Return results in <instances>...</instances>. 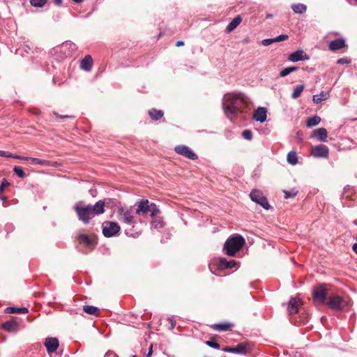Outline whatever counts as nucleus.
Returning a JSON list of instances; mask_svg holds the SVG:
<instances>
[{
	"mask_svg": "<svg viewBox=\"0 0 357 357\" xmlns=\"http://www.w3.org/2000/svg\"><path fill=\"white\" fill-rule=\"evenodd\" d=\"M223 110L227 117L243 112L248 107V102L242 93H229L225 94L223 98Z\"/></svg>",
	"mask_w": 357,
	"mask_h": 357,
	"instance_id": "nucleus-1",
	"label": "nucleus"
},
{
	"mask_svg": "<svg viewBox=\"0 0 357 357\" xmlns=\"http://www.w3.org/2000/svg\"><path fill=\"white\" fill-rule=\"evenodd\" d=\"M105 202L99 200L95 205L82 206L77 204L74 206V210L78 219L84 224H88L95 215L102 214L105 212Z\"/></svg>",
	"mask_w": 357,
	"mask_h": 357,
	"instance_id": "nucleus-2",
	"label": "nucleus"
},
{
	"mask_svg": "<svg viewBox=\"0 0 357 357\" xmlns=\"http://www.w3.org/2000/svg\"><path fill=\"white\" fill-rule=\"evenodd\" d=\"M245 243L244 238L241 235L229 237L224 245V250L229 256H234Z\"/></svg>",
	"mask_w": 357,
	"mask_h": 357,
	"instance_id": "nucleus-3",
	"label": "nucleus"
},
{
	"mask_svg": "<svg viewBox=\"0 0 357 357\" xmlns=\"http://www.w3.org/2000/svg\"><path fill=\"white\" fill-rule=\"evenodd\" d=\"M328 296L330 294L325 284H320L314 287L312 296L315 305H326Z\"/></svg>",
	"mask_w": 357,
	"mask_h": 357,
	"instance_id": "nucleus-4",
	"label": "nucleus"
},
{
	"mask_svg": "<svg viewBox=\"0 0 357 357\" xmlns=\"http://www.w3.org/2000/svg\"><path fill=\"white\" fill-rule=\"evenodd\" d=\"M347 305V301L342 296L330 294L325 305L333 310L341 311Z\"/></svg>",
	"mask_w": 357,
	"mask_h": 357,
	"instance_id": "nucleus-5",
	"label": "nucleus"
},
{
	"mask_svg": "<svg viewBox=\"0 0 357 357\" xmlns=\"http://www.w3.org/2000/svg\"><path fill=\"white\" fill-rule=\"evenodd\" d=\"M250 197L253 202L261 205L266 210L269 209L270 205L268 200L261 191L257 190H252L250 194Z\"/></svg>",
	"mask_w": 357,
	"mask_h": 357,
	"instance_id": "nucleus-6",
	"label": "nucleus"
},
{
	"mask_svg": "<svg viewBox=\"0 0 357 357\" xmlns=\"http://www.w3.org/2000/svg\"><path fill=\"white\" fill-rule=\"evenodd\" d=\"M120 231L119 225L114 222H105L103 223L102 234L105 237L114 236Z\"/></svg>",
	"mask_w": 357,
	"mask_h": 357,
	"instance_id": "nucleus-7",
	"label": "nucleus"
},
{
	"mask_svg": "<svg viewBox=\"0 0 357 357\" xmlns=\"http://www.w3.org/2000/svg\"><path fill=\"white\" fill-rule=\"evenodd\" d=\"M176 153L183 155L188 159L195 160L197 159V155L188 146L184 145H178L174 148Z\"/></svg>",
	"mask_w": 357,
	"mask_h": 357,
	"instance_id": "nucleus-8",
	"label": "nucleus"
},
{
	"mask_svg": "<svg viewBox=\"0 0 357 357\" xmlns=\"http://www.w3.org/2000/svg\"><path fill=\"white\" fill-rule=\"evenodd\" d=\"M118 219L121 222H123L126 224H131L133 221L134 217L132 212L128 209L121 207L117 211Z\"/></svg>",
	"mask_w": 357,
	"mask_h": 357,
	"instance_id": "nucleus-9",
	"label": "nucleus"
},
{
	"mask_svg": "<svg viewBox=\"0 0 357 357\" xmlns=\"http://www.w3.org/2000/svg\"><path fill=\"white\" fill-rule=\"evenodd\" d=\"M311 153L316 158H327L328 157L329 150L325 145H317L312 149Z\"/></svg>",
	"mask_w": 357,
	"mask_h": 357,
	"instance_id": "nucleus-10",
	"label": "nucleus"
},
{
	"mask_svg": "<svg viewBox=\"0 0 357 357\" xmlns=\"http://www.w3.org/2000/svg\"><path fill=\"white\" fill-rule=\"evenodd\" d=\"M302 305V302L298 298H291L287 306V311L290 315L296 314L298 312L299 308Z\"/></svg>",
	"mask_w": 357,
	"mask_h": 357,
	"instance_id": "nucleus-11",
	"label": "nucleus"
},
{
	"mask_svg": "<svg viewBox=\"0 0 357 357\" xmlns=\"http://www.w3.org/2000/svg\"><path fill=\"white\" fill-rule=\"evenodd\" d=\"M48 354H52L56 351L59 347V342L56 337H47L44 343Z\"/></svg>",
	"mask_w": 357,
	"mask_h": 357,
	"instance_id": "nucleus-12",
	"label": "nucleus"
},
{
	"mask_svg": "<svg viewBox=\"0 0 357 357\" xmlns=\"http://www.w3.org/2000/svg\"><path fill=\"white\" fill-rule=\"evenodd\" d=\"M248 344L247 343H240L236 347H226L222 349L224 351L237 353V354H246L248 352Z\"/></svg>",
	"mask_w": 357,
	"mask_h": 357,
	"instance_id": "nucleus-13",
	"label": "nucleus"
},
{
	"mask_svg": "<svg viewBox=\"0 0 357 357\" xmlns=\"http://www.w3.org/2000/svg\"><path fill=\"white\" fill-rule=\"evenodd\" d=\"M137 206L136 214L143 215L149 212L150 204L148 199H142L140 202L137 203Z\"/></svg>",
	"mask_w": 357,
	"mask_h": 357,
	"instance_id": "nucleus-14",
	"label": "nucleus"
},
{
	"mask_svg": "<svg viewBox=\"0 0 357 357\" xmlns=\"http://www.w3.org/2000/svg\"><path fill=\"white\" fill-rule=\"evenodd\" d=\"M1 327L7 332L15 333L19 330V324L13 319L4 322Z\"/></svg>",
	"mask_w": 357,
	"mask_h": 357,
	"instance_id": "nucleus-15",
	"label": "nucleus"
},
{
	"mask_svg": "<svg viewBox=\"0 0 357 357\" xmlns=\"http://www.w3.org/2000/svg\"><path fill=\"white\" fill-rule=\"evenodd\" d=\"M311 137L317 138L320 142H326L328 137V132L324 128L315 129L312 131Z\"/></svg>",
	"mask_w": 357,
	"mask_h": 357,
	"instance_id": "nucleus-16",
	"label": "nucleus"
},
{
	"mask_svg": "<svg viewBox=\"0 0 357 357\" xmlns=\"http://www.w3.org/2000/svg\"><path fill=\"white\" fill-rule=\"evenodd\" d=\"M27 161H29L31 164H38L43 166H50L56 167L59 164L57 162H53L50 160H42L36 158L29 157Z\"/></svg>",
	"mask_w": 357,
	"mask_h": 357,
	"instance_id": "nucleus-17",
	"label": "nucleus"
},
{
	"mask_svg": "<svg viewBox=\"0 0 357 357\" xmlns=\"http://www.w3.org/2000/svg\"><path fill=\"white\" fill-rule=\"evenodd\" d=\"M93 63V60L92 56L89 54L86 55L81 61L80 68L86 72H89L92 68Z\"/></svg>",
	"mask_w": 357,
	"mask_h": 357,
	"instance_id": "nucleus-18",
	"label": "nucleus"
},
{
	"mask_svg": "<svg viewBox=\"0 0 357 357\" xmlns=\"http://www.w3.org/2000/svg\"><path fill=\"white\" fill-rule=\"evenodd\" d=\"M266 112L267 110L265 107H259L255 111L253 119L257 121L263 123L266 120Z\"/></svg>",
	"mask_w": 357,
	"mask_h": 357,
	"instance_id": "nucleus-19",
	"label": "nucleus"
},
{
	"mask_svg": "<svg viewBox=\"0 0 357 357\" xmlns=\"http://www.w3.org/2000/svg\"><path fill=\"white\" fill-rule=\"evenodd\" d=\"M346 46L345 40L343 38H337L332 40L329 44V50L335 52L342 49Z\"/></svg>",
	"mask_w": 357,
	"mask_h": 357,
	"instance_id": "nucleus-20",
	"label": "nucleus"
},
{
	"mask_svg": "<svg viewBox=\"0 0 357 357\" xmlns=\"http://www.w3.org/2000/svg\"><path fill=\"white\" fill-rule=\"evenodd\" d=\"M308 59L309 57L306 54H304V52L302 50H297L291 54L288 57V59L293 62H297L305 59L307 60Z\"/></svg>",
	"mask_w": 357,
	"mask_h": 357,
	"instance_id": "nucleus-21",
	"label": "nucleus"
},
{
	"mask_svg": "<svg viewBox=\"0 0 357 357\" xmlns=\"http://www.w3.org/2000/svg\"><path fill=\"white\" fill-rule=\"evenodd\" d=\"M288 38H289L288 35L282 34V35H280L274 38L264 39L261 41V44L264 46H268L273 43H278V42L284 41V40L288 39Z\"/></svg>",
	"mask_w": 357,
	"mask_h": 357,
	"instance_id": "nucleus-22",
	"label": "nucleus"
},
{
	"mask_svg": "<svg viewBox=\"0 0 357 357\" xmlns=\"http://www.w3.org/2000/svg\"><path fill=\"white\" fill-rule=\"evenodd\" d=\"M242 18L240 15L235 17L226 28V32L230 33L234 31L241 22Z\"/></svg>",
	"mask_w": 357,
	"mask_h": 357,
	"instance_id": "nucleus-23",
	"label": "nucleus"
},
{
	"mask_svg": "<svg viewBox=\"0 0 357 357\" xmlns=\"http://www.w3.org/2000/svg\"><path fill=\"white\" fill-rule=\"evenodd\" d=\"M83 311L89 315H94L98 317L100 314V309L97 307L92 305H85L83 306Z\"/></svg>",
	"mask_w": 357,
	"mask_h": 357,
	"instance_id": "nucleus-24",
	"label": "nucleus"
},
{
	"mask_svg": "<svg viewBox=\"0 0 357 357\" xmlns=\"http://www.w3.org/2000/svg\"><path fill=\"white\" fill-rule=\"evenodd\" d=\"M232 324L229 323L215 324L211 328L217 331H227L231 330Z\"/></svg>",
	"mask_w": 357,
	"mask_h": 357,
	"instance_id": "nucleus-25",
	"label": "nucleus"
},
{
	"mask_svg": "<svg viewBox=\"0 0 357 357\" xmlns=\"http://www.w3.org/2000/svg\"><path fill=\"white\" fill-rule=\"evenodd\" d=\"M149 115L150 116L152 120L157 121L163 116L164 112L162 110H158L155 108H152L150 110H149Z\"/></svg>",
	"mask_w": 357,
	"mask_h": 357,
	"instance_id": "nucleus-26",
	"label": "nucleus"
},
{
	"mask_svg": "<svg viewBox=\"0 0 357 357\" xmlns=\"http://www.w3.org/2000/svg\"><path fill=\"white\" fill-rule=\"evenodd\" d=\"M5 312L8 314H26L28 312V309L26 307H8L5 309Z\"/></svg>",
	"mask_w": 357,
	"mask_h": 357,
	"instance_id": "nucleus-27",
	"label": "nucleus"
},
{
	"mask_svg": "<svg viewBox=\"0 0 357 357\" xmlns=\"http://www.w3.org/2000/svg\"><path fill=\"white\" fill-rule=\"evenodd\" d=\"M236 265V262L235 260H229L227 261L225 259H220V267L222 268H232Z\"/></svg>",
	"mask_w": 357,
	"mask_h": 357,
	"instance_id": "nucleus-28",
	"label": "nucleus"
},
{
	"mask_svg": "<svg viewBox=\"0 0 357 357\" xmlns=\"http://www.w3.org/2000/svg\"><path fill=\"white\" fill-rule=\"evenodd\" d=\"M329 93L321 91L319 94L313 96V102L316 104L321 102L322 100H327L329 98Z\"/></svg>",
	"mask_w": 357,
	"mask_h": 357,
	"instance_id": "nucleus-29",
	"label": "nucleus"
},
{
	"mask_svg": "<svg viewBox=\"0 0 357 357\" xmlns=\"http://www.w3.org/2000/svg\"><path fill=\"white\" fill-rule=\"evenodd\" d=\"M291 8L295 13L303 14L307 10V6L303 3L293 4Z\"/></svg>",
	"mask_w": 357,
	"mask_h": 357,
	"instance_id": "nucleus-30",
	"label": "nucleus"
},
{
	"mask_svg": "<svg viewBox=\"0 0 357 357\" xmlns=\"http://www.w3.org/2000/svg\"><path fill=\"white\" fill-rule=\"evenodd\" d=\"M320 122H321V118L317 115H314V116L307 119V126L310 127V128L314 127V126L318 125Z\"/></svg>",
	"mask_w": 357,
	"mask_h": 357,
	"instance_id": "nucleus-31",
	"label": "nucleus"
},
{
	"mask_svg": "<svg viewBox=\"0 0 357 357\" xmlns=\"http://www.w3.org/2000/svg\"><path fill=\"white\" fill-rule=\"evenodd\" d=\"M288 162L292 165H295L298 162L297 154L295 151H290L287 156Z\"/></svg>",
	"mask_w": 357,
	"mask_h": 357,
	"instance_id": "nucleus-32",
	"label": "nucleus"
},
{
	"mask_svg": "<svg viewBox=\"0 0 357 357\" xmlns=\"http://www.w3.org/2000/svg\"><path fill=\"white\" fill-rule=\"evenodd\" d=\"M298 69V68L296 66H290L285 68L284 69L280 71V76L284 77L290 74L291 73L296 71Z\"/></svg>",
	"mask_w": 357,
	"mask_h": 357,
	"instance_id": "nucleus-33",
	"label": "nucleus"
},
{
	"mask_svg": "<svg viewBox=\"0 0 357 357\" xmlns=\"http://www.w3.org/2000/svg\"><path fill=\"white\" fill-rule=\"evenodd\" d=\"M78 240L80 243H83L87 246H90L92 244V239L86 234H80L78 236Z\"/></svg>",
	"mask_w": 357,
	"mask_h": 357,
	"instance_id": "nucleus-34",
	"label": "nucleus"
},
{
	"mask_svg": "<svg viewBox=\"0 0 357 357\" xmlns=\"http://www.w3.org/2000/svg\"><path fill=\"white\" fill-rule=\"evenodd\" d=\"M303 89H304L303 85H302V84L297 85L291 94V98L294 99L298 98L301 96L302 91H303Z\"/></svg>",
	"mask_w": 357,
	"mask_h": 357,
	"instance_id": "nucleus-35",
	"label": "nucleus"
},
{
	"mask_svg": "<svg viewBox=\"0 0 357 357\" xmlns=\"http://www.w3.org/2000/svg\"><path fill=\"white\" fill-rule=\"evenodd\" d=\"M149 208L150 216L152 218L156 216L160 213V210L155 203H151Z\"/></svg>",
	"mask_w": 357,
	"mask_h": 357,
	"instance_id": "nucleus-36",
	"label": "nucleus"
},
{
	"mask_svg": "<svg viewBox=\"0 0 357 357\" xmlns=\"http://www.w3.org/2000/svg\"><path fill=\"white\" fill-rule=\"evenodd\" d=\"M13 172L15 174H16L18 177L21 178H23L25 177L26 174L24 172V170L22 169V168L18 167V166H15L14 168H13Z\"/></svg>",
	"mask_w": 357,
	"mask_h": 357,
	"instance_id": "nucleus-37",
	"label": "nucleus"
},
{
	"mask_svg": "<svg viewBox=\"0 0 357 357\" xmlns=\"http://www.w3.org/2000/svg\"><path fill=\"white\" fill-rule=\"evenodd\" d=\"M206 344H207L208 347L214 348V349H219L220 348V344L215 342V337H212L211 339L206 342Z\"/></svg>",
	"mask_w": 357,
	"mask_h": 357,
	"instance_id": "nucleus-38",
	"label": "nucleus"
},
{
	"mask_svg": "<svg viewBox=\"0 0 357 357\" xmlns=\"http://www.w3.org/2000/svg\"><path fill=\"white\" fill-rule=\"evenodd\" d=\"M47 0H30L31 6L34 7H43L45 5Z\"/></svg>",
	"mask_w": 357,
	"mask_h": 357,
	"instance_id": "nucleus-39",
	"label": "nucleus"
},
{
	"mask_svg": "<svg viewBox=\"0 0 357 357\" xmlns=\"http://www.w3.org/2000/svg\"><path fill=\"white\" fill-rule=\"evenodd\" d=\"M283 192L284 194V199H288L296 197L298 191L295 190H292L291 191L283 190Z\"/></svg>",
	"mask_w": 357,
	"mask_h": 357,
	"instance_id": "nucleus-40",
	"label": "nucleus"
},
{
	"mask_svg": "<svg viewBox=\"0 0 357 357\" xmlns=\"http://www.w3.org/2000/svg\"><path fill=\"white\" fill-rule=\"evenodd\" d=\"M242 136L247 140H251L252 137V133L250 130H245L242 132Z\"/></svg>",
	"mask_w": 357,
	"mask_h": 357,
	"instance_id": "nucleus-41",
	"label": "nucleus"
},
{
	"mask_svg": "<svg viewBox=\"0 0 357 357\" xmlns=\"http://www.w3.org/2000/svg\"><path fill=\"white\" fill-rule=\"evenodd\" d=\"M10 185V183L6 178H3L1 181V183L0 185V194L3 193L4 191V188Z\"/></svg>",
	"mask_w": 357,
	"mask_h": 357,
	"instance_id": "nucleus-42",
	"label": "nucleus"
},
{
	"mask_svg": "<svg viewBox=\"0 0 357 357\" xmlns=\"http://www.w3.org/2000/svg\"><path fill=\"white\" fill-rule=\"evenodd\" d=\"M9 158L19 159V160H27V158H29V157L21 156V155H15V154H13V153H10L9 155Z\"/></svg>",
	"mask_w": 357,
	"mask_h": 357,
	"instance_id": "nucleus-43",
	"label": "nucleus"
},
{
	"mask_svg": "<svg viewBox=\"0 0 357 357\" xmlns=\"http://www.w3.org/2000/svg\"><path fill=\"white\" fill-rule=\"evenodd\" d=\"M54 114L56 117H58V118H61V119H68V118H72V119H73V118H75V116H73V115H60V114H58V113H56V112H54Z\"/></svg>",
	"mask_w": 357,
	"mask_h": 357,
	"instance_id": "nucleus-44",
	"label": "nucleus"
},
{
	"mask_svg": "<svg viewBox=\"0 0 357 357\" xmlns=\"http://www.w3.org/2000/svg\"><path fill=\"white\" fill-rule=\"evenodd\" d=\"M350 63V61L347 59V58H342L337 60V63L338 64H344V63Z\"/></svg>",
	"mask_w": 357,
	"mask_h": 357,
	"instance_id": "nucleus-45",
	"label": "nucleus"
},
{
	"mask_svg": "<svg viewBox=\"0 0 357 357\" xmlns=\"http://www.w3.org/2000/svg\"><path fill=\"white\" fill-rule=\"evenodd\" d=\"M307 319H308V314H305L302 317H301L300 319L298 320L297 321L299 323H305V321H307Z\"/></svg>",
	"mask_w": 357,
	"mask_h": 357,
	"instance_id": "nucleus-46",
	"label": "nucleus"
},
{
	"mask_svg": "<svg viewBox=\"0 0 357 357\" xmlns=\"http://www.w3.org/2000/svg\"><path fill=\"white\" fill-rule=\"evenodd\" d=\"M168 321L171 324L170 329L172 330L176 326V321L173 318H168Z\"/></svg>",
	"mask_w": 357,
	"mask_h": 357,
	"instance_id": "nucleus-47",
	"label": "nucleus"
},
{
	"mask_svg": "<svg viewBox=\"0 0 357 357\" xmlns=\"http://www.w3.org/2000/svg\"><path fill=\"white\" fill-rule=\"evenodd\" d=\"M10 154V153H9V152L0 150V156H1V157L9 158Z\"/></svg>",
	"mask_w": 357,
	"mask_h": 357,
	"instance_id": "nucleus-48",
	"label": "nucleus"
},
{
	"mask_svg": "<svg viewBox=\"0 0 357 357\" xmlns=\"http://www.w3.org/2000/svg\"><path fill=\"white\" fill-rule=\"evenodd\" d=\"M112 356L113 357H119V356H118L116 354H115V353H114V352H112V351H108V352H107V354H106V355H105V357H111Z\"/></svg>",
	"mask_w": 357,
	"mask_h": 357,
	"instance_id": "nucleus-49",
	"label": "nucleus"
},
{
	"mask_svg": "<svg viewBox=\"0 0 357 357\" xmlns=\"http://www.w3.org/2000/svg\"><path fill=\"white\" fill-rule=\"evenodd\" d=\"M153 345H151L148 351V354L146 355V357H151L153 353Z\"/></svg>",
	"mask_w": 357,
	"mask_h": 357,
	"instance_id": "nucleus-50",
	"label": "nucleus"
},
{
	"mask_svg": "<svg viewBox=\"0 0 357 357\" xmlns=\"http://www.w3.org/2000/svg\"><path fill=\"white\" fill-rule=\"evenodd\" d=\"M176 47H181L184 45V42L182 40L177 41L175 45Z\"/></svg>",
	"mask_w": 357,
	"mask_h": 357,
	"instance_id": "nucleus-51",
	"label": "nucleus"
},
{
	"mask_svg": "<svg viewBox=\"0 0 357 357\" xmlns=\"http://www.w3.org/2000/svg\"><path fill=\"white\" fill-rule=\"evenodd\" d=\"M54 3L56 6H61L62 3V0H53Z\"/></svg>",
	"mask_w": 357,
	"mask_h": 357,
	"instance_id": "nucleus-52",
	"label": "nucleus"
},
{
	"mask_svg": "<svg viewBox=\"0 0 357 357\" xmlns=\"http://www.w3.org/2000/svg\"><path fill=\"white\" fill-rule=\"evenodd\" d=\"M352 249L357 254V243L353 245Z\"/></svg>",
	"mask_w": 357,
	"mask_h": 357,
	"instance_id": "nucleus-53",
	"label": "nucleus"
},
{
	"mask_svg": "<svg viewBox=\"0 0 357 357\" xmlns=\"http://www.w3.org/2000/svg\"><path fill=\"white\" fill-rule=\"evenodd\" d=\"M74 2L77 3H82L84 0H73Z\"/></svg>",
	"mask_w": 357,
	"mask_h": 357,
	"instance_id": "nucleus-54",
	"label": "nucleus"
},
{
	"mask_svg": "<svg viewBox=\"0 0 357 357\" xmlns=\"http://www.w3.org/2000/svg\"><path fill=\"white\" fill-rule=\"evenodd\" d=\"M273 17V15L272 14H268V15H266V18H271V17Z\"/></svg>",
	"mask_w": 357,
	"mask_h": 357,
	"instance_id": "nucleus-55",
	"label": "nucleus"
},
{
	"mask_svg": "<svg viewBox=\"0 0 357 357\" xmlns=\"http://www.w3.org/2000/svg\"><path fill=\"white\" fill-rule=\"evenodd\" d=\"M132 357H137L135 355H133Z\"/></svg>",
	"mask_w": 357,
	"mask_h": 357,
	"instance_id": "nucleus-56",
	"label": "nucleus"
}]
</instances>
